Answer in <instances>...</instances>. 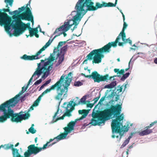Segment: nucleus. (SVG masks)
Segmentation results:
<instances>
[{"mask_svg":"<svg viewBox=\"0 0 157 157\" xmlns=\"http://www.w3.org/2000/svg\"><path fill=\"white\" fill-rule=\"evenodd\" d=\"M10 118V99L0 105V122Z\"/></svg>","mask_w":157,"mask_h":157,"instance_id":"obj_13","label":"nucleus"},{"mask_svg":"<svg viewBox=\"0 0 157 157\" xmlns=\"http://www.w3.org/2000/svg\"><path fill=\"white\" fill-rule=\"evenodd\" d=\"M76 99L75 100V102L74 104V106L76 105H78L80 104V100L79 99L78 97L76 98Z\"/></svg>","mask_w":157,"mask_h":157,"instance_id":"obj_37","label":"nucleus"},{"mask_svg":"<svg viewBox=\"0 0 157 157\" xmlns=\"http://www.w3.org/2000/svg\"><path fill=\"white\" fill-rule=\"evenodd\" d=\"M72 20H69L67 22H65L64 24L59 28H57L53 33V35L57 34L54 37V38L60 36L62 34L64 37H65L67 34L65 32L68 31L71 27L72 25H70V22Z\"/></svg>","mask_w":157,"mask_h":157,"instance_id":"obj_15","label":"nucleus"},{"mask_svg":"<svg viewBox=\"0 0 157 157\" xmlns=\"http://www.w3.org/2000/svg\"><path fill=\"white\" fill-rule=\"evenodd\" d=\"M151 128L149 125L145 128V129L141 132H139V135L141 136L149 134L153 132L152 129H150Z\"/></svg>","mask_w":157,"mask_h":157,"instance_id":"obj_22","label":"nucleus"},{"mask_svg":"<svg viewBox=\"0 0 157 157\" xmlns=\"http://www.w3.org/2000/svg\"><path fill=\"white\" fill-rule=\"evenodd\" d=\"M123 88L122 86H121L119 89H117V91H119V92H120L122 91Z\"/></svg>","mask_w":157,"mask_h":157,"instance_id":"obj_50","label":"nucleus"},{"mask_svg":"<svg viewBox=\"0 0 157 157\" xmlns=\"http://www.w3.org/2000/svg\"><path fill=\"white\" fill-rule=\"evenodd\" d=\"M29 33L30 36H32L36 33H38V31L37 28H32L31 29L29 30Z\"/></svg>","mask_w":157,"mask_h":157,"instance_id":"obj_27","label":"nucleus"},{"mask_svg":"<svg viewBox=\"0 0 157 157\" xmlns=\"http://www.w3.org/2000/svg\"><path fill=\"white\" fill-rule=\"evenodd\" d=\"M77 27V25H75L74 26V28H73V29H71V30L72 31H74V30Z\"/></svg>","mask_w":157,"mask_h":157,"instance_id":"obj_53","label":"nucleus"},{"mask_svg":"<svg viewBox=\"0 0 157 157\" xmlns=\"http://www.w3.org/2000/svg\"><path fill=\"white\" fill-rule=\"evenodd\" d=\"M130 62H131V60L129 62V63H128V68H126L125 69V71H128V70L130 68V66H129V65H130Z\"/></svg>","mask_w":157,"mask_h":157,"instance_id":"obj_51","label":"nucleus"},{"mask_svg":"<svg viewBox=\"0 0 157 157\" xmlns=\"http://www.w3.org/2000/svg\"><path fill=\"white\" fill-rule=\"evenodd\" d=\"M83 85L82 83L80 81H78L75 82L74 83V85L76 86H81Z\"/></svg>","mask_w":157,"mask_h":157,"instance_id":"obj_38","label":"nucleus"},{"mask_svg":"<svg viewBox=\"0 0 157 157\" xmlns=\"http://www.w3.org/2000/svg\"><path fill=\"white\" fill-rule=\"evenodd\" d=\"M82 0H78L75 6V8L77 12V14L73 17V23L70 25H72V26L74 24L76 25H78V23H77V21H80L82 17L81 16V14L82 13L84 12L83 15L85 14L87 11L86 10H85L84 8L85 6L84 4H83Z\"/></svg>","mask_w":157,"mask_h":157,"instance_id":"obj_12","label":"nucleus"},{"mask_svg":"<svg viewBox=\"0 0 157 157\" xmlns=\"http://www.w3.org/2000/svg\"><path fill=\"white\" fill-rule=\"evenodd\" d=\"M110 49L105 45L101 48L95 49L91 52L86 56V59L83 61V63H87L88 60H91L93 59V63H98L101 61L102 58L104 57L102 54L104 53H109Z\"/></svg>","mask_w":157,"mask_h":157,"instance_id":"obj_4","label":"nucleus"},{"mask_svg":"<svg viewBox=\"0 0 157 157\" xmlns=\"http://www.w3.org/2000/svg\"><path fill=\"white\" fill-rule=\"evenodd\" d=\"M64 76L62 75L59 80L55 84L51 86L49 89H47L42 94L44 95L50 92L52 90H56L57 92V95L55 97V99L57 100H60L61 101L63 100V97L62 98L63 95V97L65 96L66 93L65 89L62 88V84L64 81Z\"/></svg>","mask_w":157,"mask_h":157,"instance_id":"obj_8","label":"nucleus"},{"mask_svg":"<svg viewBox=\"0 0 157 157\" xmlns=\"http://www.w3.org/2000/svg\"><path fill=\"white\" fill-rule=\"evenodd\" d=\"M100 98V96H99V97H97L94 98V104H95L97 102V101H98V100H99Z\"/></svg>","mask_w":157,"mask_h":157,"instance_id":"obj_45","label":"nucleus"},{"mask_svg":"<svg viewBox=\"0 0 157 157\" xmlns=\"http://www.w3.org/2000/svg\"><path fill=\"white\" fill-rule=\"evenodd\" d=\"M157 123V121H154V122H152L151 124H149V126L150 127H152L155 124Z\"/></svg>","mask_w":157,"mask_h":157,"instance_id":"obj_43","label":"nucleus"},{"mask_svg":"<svg viewBox=\"0 0 157 157\" xmlns=\"http://www.w3.org/2000/svg\"><path fill=\"white\" fill-rule=\"evenodd\" d=\"M29 93H26V94H25V95L21 97V99H22L24 98L25 97L28 96V95H29Z\"/></svg>","mask_w":157,"mask_h":157,"instance_id":"obj_49","label":"nucleus"},{"mask_svg":"<svg viewBox=\"0 0 157 157\" xmlns=\"http://www.w3.org/2000/svg\"><path fill=\"white\" fill-rule=\"evenodd\" d=\"M94 105V103L93 104L89 103V104H87V107H90L91 108Z\"/></svg>","mask_w":157,"mask_h":157,"instance_id":"obj_44","label":"nucleus"},{"mask_svg":"<svg viewBox=\"0 0 157 157\" xmlns=\"http://www.w3.org/2000/svg\"><path fill=\"white\" fill-rule=\"evenodd\" d=\"M84 6L87 8L86 11H93L97 10L98 9L100 8L103 7H105V2H103L102 4L99 2L96 3L95 6H94V3L91 1L92 0H82Z\"/></svg>","mask_w":157,"mask_h":157,"instance_id":"obj_16","label":"nucleus"},{"mask_svg":"<svg viewBox=\"0 0 157 157\" xmlns=\"http://www.w3.org/2000/svg\"><path fill=\"white\" fill-rule=\"evenodd\" d=\"M18 95H16L13 98L10 99V107H14L18 102L20 99Z\"/></svg>","mask_w":157,"mask_h":157,"instance_id":"obj_23","label":"nucleus"},{"mask_svg":"<svg viewBox=\"0 0 157 157\" xmlns=\"http://www.w3.org/2000/svg\"><path fill=\"white\" fill-rule=\"evenodd\" d=\"M89 110L86 109L79 110L78 113L80 114H82V116L79 118L75 119L74 121H71L70 122L66 127L63 128L64 130V133H63L59 135L53 139H57V142L66 138L67 134L70 133L74 129V126L77 121L78 120H82L85 118L89 113Z\"/></svg>","mask_w":157,"mask_h":157,"instance_id":"obj_5","label":"nucleus"},{"mask_svg":"<svg viewBox=\"0 0 157 157\" xmlns=\"http://www.w3.org/2000/svg\"><path fill=\"white\" fill-rule=\"evenodd\" d=\"M28 5H29V4H27L26 5V6H25V10H26L27 8L29 7H28Z\"/></svg>","mask_w":157,"mask_h":157,"instance_id":"obj_61","label":"nucleus"},{"mask_svg":"<svg viewBox=\"0 0 157 157\" xmlns=\"http://www.w3.org/2000/svg\"><path fill=\"white\" fill-rule=\"evenodd\" d=\"M117 3V2H116L115 1V3L114 4H113L111 2H109L108 3H106L105 2V7H115L116 6V4Z\"/></svg>","mask_w":157,"mask_h":157,"instance_id":"obj_31","label":"nucleus"},{"mask_svg":"<svg viewBox=\"0 0 157 157\" xmlns=\"http://www.w3.org/2000/svg\"><path fill=\"white\" fill-rule=\"evenodd\" d=\"M112 137L113 138H114L116 137V136L114 135H112Z\"/></svg>","mask_w":157,"mask_h":157,"instance_id":"obj_64","label":"nucleus"},{"mask_svg":"<svg viewBox=\"0 0 157 157\" xmlns=\"http://www.w3.org/2000/svg\"><path fill=\"white\" fill-rule=\"evenodd\" d=\"M66 41H60L58 44L57 47L55 48L53 53L51 54L49 57L44 60L41 59L40 63L41 64V67L46 72L49 74V72L52 68L53 64L52 63L56 59L59 54V47L65 44Z\"/></svg>","mask_w":157,"mask_h":157,"instance_id":"obj_3","label":"nucleus"},{"mask_svg":"<svg viewBox=\"0 0 157 157\" xmlns=\"http://www.w3.org/2000/svg\"><path fill=\"white\" fill-rule=\"evenodd\" d=\"M130 138V137H128V139L124 141L121 146V148H122L124 147L129 143Z\"/></svg>","mask_w":157,"mask_h":157,"instance_id":"obj_36","label":"nucleus"},{"mask_svg":"<svg viewBox=\"0 0 157 157\" xmlns=\"http://www.w3.org/2000/svg\"><path fill=\"white\" fill-rule=\"evenodd\" d=\"M115 96V93L113 92L111 94V97L113 98Z\"/></svg>","mask_w":157,"mask_h":157,"instance_id":"obj_52","label":"nucleus"},{"mask_svg":"<svg viewBox=\"0 0 157 157\" xmlns=\"http://www.w3.org/2000/svg\"><path fill=\"white\" fill-rule=\"evenodd\" d=\"M67 45H66L61 48L60 51L59 50V54L58 57L59 56V55H62V54H63V55L64 56L65 54L66 53L67 51Z\"/></svg>","mask_w":157,"mask_h":157,"instance_id":"obj_28","label":"nucleus"},{"mask_svg":"<svg viewBox=\"0 0 157 157\" xmlns=\"http://www.w3.org/2000/svg\"><path fill=\"white\" fill-rule=\"evenodd\" d=\"M54 140V139H51L42 147L36 146L34 144L30 145L28 146L27 151L24 153V156H22L20 154L18 149L14 148L13 144H10V148L12 151L13 157H29L32 154L36 155L42 150L46 148L48 144Z\"/></svg>","mask_w":157,"mask_h":157,"instance_id":"obj_2","label":"nucleus"},{"mask_svg":"<svg viewBox=\"0 0 157 157\" xmlns=\"http://www.w3.org/2000/svg\"><path fill=\"white\" fill-rule=\"evenodd\" d=\"M24 26L25 31L27 29H28L29 30L32 28L30 27V23L29 22H28L26 24L24 23Z\"/></svg>","mask_w":157,"mask_h":157,"instance_id":"obj_32","label":"nucleus"},{"mask_svg":"<svg viewBox=\"0 0 157 157\" xmlns=\"http://www.w3.org/2000/svg\"><path fill=\"white\" fill-rule=\"evenodd\" d=\"M19 144V143H17L15 145V147H17Z\"/></svg>","mask_w":157,"mask_h":157,"instance_id":"obj_62","label":"nucleus"},{"mask_svg":"<svg viewBox=\"0 0 157 157\" xmlns=\"http://www.w3.org/2000/svg\"><path fill=\"white\" fill-rule=\"evenodd\" d=\"M154 62L155 63L157 64V58H156L154 60Z\"/></svg>","mask_w":157,"mask_h":157,"instance_id":"obj_58","label":"nucleus"},{"mask_svg":"<svg viewBox=\"0 0 157 157\" xmlns=\"http://www.w3.org/2000/svg\"><path fill=\"white\" fill-rule=\"evenodd\" d=\"M120 36H121L122 41L123 42H119L118 41L117 43H118V45L119 46H123L124 44L128 42L130 45H132V41L129 39V38L126 39L125 38L126 36H125V37H124L123 38L122 37V35H121Z\"/></svg>","mask_w":157,"mask_h":157,"instance_id":"obj_24","label":"nucleus"},{"mask_svg":"<svg viewBox=\"0 0 157 157\" xmlns=\"http://www.w3.org/2000/svg\"><path fill=\"white\" fill-rule=\"evenodd\" d=\"M41 54L39 51H38L35 55L32 56H27L26 54H25L21 57V59L25 60H32L34 59H40L41 57L39 56Z\"/></svg>","mask_w":157,"mask_h":157,"instance_id":"obj_20","label":"nucleus"},{"mask_svg":"<svg viewBox=\"0 0 157 157\" xmlns=\"http://www.w3.org/2000/svg\"><path fill=\"white\" fill-rule=\"evenodd\" d=\"M35 107L33 106V105L30 106V108L29 109V111H30L31 110H33L34 109L33 107Z\"/></svg>","mask_w":157,"mask_h":157,"instance_id":"obj_48","label":"nucleus"},{"mask_svg":"<svg viewBox=\"0 0 157 157\" xmlns=\"http://www.w3.org/2000/svg\"><path fill=\"white\" fill-rule=\"evenodd\" d=\"M121 13L122 14V16H123V21H124L125 20V16H124V14L122 12H121Z\"/></svg>","mask_w":157,"mask_h":157,"instance_id":"obj_54","label":"nucleus"},{"mask_svg":"<svg viewBox=\"0 0 157 157\" xmlns=\"http://www.w3.org/2000/svg\"><path fill=\"white\" fill-rule=\"evenodd\" d=\"M82 75L85 77L92 78L95 82H96L98 83H99L100 82L105 81L108 80H111L113 78L116 76H114L109 77L108 74H106L104 76L101 75L96 71L92 72L90 75H86L83 73L82 74Z\"/></svg>","mask_w":157,"mask_h":157,"instance_id":"obj_14","label":"nucleus"},{"mask_svg":"<svg viewBox=\"0 0 157 157\" xmlns=\"http://www.w3.org/2000/svg\"><path fill=\"white\" fill-rule=\"evenodd\" d=\"M39 102V101L36 100L34 101L33 105L35 107L36 106L38 105Z\"/></svg>","mask_w":157,"mask_h":157,"instance_id":"obj_41","label":"nucleus"},{"mask_svg":"<svg viewBox=\"0 0 157 157\" xmlns=\"http://www.w3.org/2000/svg\"><path fill=\"white\" fill-rule=\"evenodd\" d=\"M25 6L19 8V11L16 10L13 12H10V14L13 15L16 17L21 20H25L31 21L33 24V17L32 14L31 10L29 7L26 8Z\"/></svg>","mask_w":157,"mask_h":157,"instance_id":"obj_9","label":"nucleus"},{"mask_svg":"<svg viewBox=\"0 0 157 157\" xmlns=\"http://www.w3.org/2000/svg\"><path fill=\"white\" fill-rule=\"evenodd\" d=\"M51 82V79L48 80L46 81L45 82L44 84V85H45V86L47 85L48 84H49Z\"/></svg>","mask_w":157,"mask_h":157,"instance_id":"obj_47","label":"nucleus"},{"mask_svg":"<svg viewBox=\"0 0 157 157\" xmlns=\"http://www.w3.org/2000/svg\"><path fill=\"white\" fill-rule=\"evenodd\" d=\"M42 78L36 81L34 83V85H36L40 84L42 82Z\"/></svg>","mask_w":157,"mask_h":157,"instance_id":"obj_40","label":"nucleus"},{"mask_svg":"<svg viewBox=\"0 0 157 157\" xmlns=\"http://www.w3.org/2000/svg\"><path fill=\"white\" fill-rule=\"evenodd\" d=\"M72 73L71 72H69L67 76L65 78V79L64 80V81L65 80V82H64V84L62 83V86H63V89H65V91L66 92V93H67L68 91V87L70 85L71 82V78H69V76H71L72 75ZM64 77L65 76H64Z\"/></svg>","mask_w":157,"mask_h":157,"instance_id":"obj_21","label":"nucleus"},{"mask_svg":"<svg viewBox=\"0 0 157 157\" xmlns=\"http://www.w3.org/2000/svg\"><path fill=\"white\" fill-rule=\"evenodd\" d=\"M29 132L32 134H34L36 133V130L34 129L33 127H31L29 129Z\"/></svg>","mask_w":157,"mask_h":157,"instance_id":"obj_39","label":"nucleus"},{"mask_svg":"<svg viewBox=\"0 0 157 157\" xmlns=\"http://www.w3.org/2000/svg\"><path fill=\"white\" fill-rule=\"evenodd\" d=\"M105 96L102 97L100 99L99 101L98 102V104H101V102L103 101L105 99Z\"/></svg>","mask_w":157,"mask_h":157,"instance_id":"obj_42","label":"nucleus"},{"mask_svg":"<svg viewBox=\"0 0 157 157\" xmlns=\"http://www.w3.org/2000/svg\"><path fill=\"white\" fill-rule=\"evenodd\" d=\"M73 101H71L68 104H67V106L66 108V112L61 117H59L57 118L55 120H54L56 116L57 115L59 111V109H58L57 112L55 113L54 115L53 116V120L54 121V122H56L57 121L60 120H63L65 116H67L70 117L71 116V112L74 109V107L73 105Z\"/></svg>","mask_w":157,"mask_h":157,"instance_id":"obj_17","label":"nucleus"},{"mask_svg":"<svg viewBox=\"0 0 157 157\" xmlns=\"http://www.w3.org/2000/svg\"><path fill=\"white\" fill-rule=\"evenodd\" d=\"M114 71L115 73H117V74H123L124 72V70L123 69H121L120 71L119 69L115 68L114 69Z\"/></svg>","mask_w":157,"mask_h":157,"instance_id":"obj_33","label":"nucleus"},{"mask_svg":"<svg viewBox=\"0 0 157 157\" xmlns=\"http://www.w3.org/2000/svg\"><path fill=\"white\" fill-rule=\"evenodd\" d=\"M7 4V9H0V25L4 26L5 31L10 36V16L6 12H9L10 13V9L8 4L10 5V0H5Z\"/></svg>","mask_w":157,"mask_h":157,"instance_id":"obj_7","label":"nucleus"},{"mask_svg":"<svg viewBox=\"0 0 157 157\" xmlns=\"http://www.w3.org/2000/svg\"><path fill=\"white\" fill-rule=\"evenodd\" d=\"M116 85V82H113L105 86V88L108 89H111L113 88Z\"/></svg>","mask_w":157,"mask_h":157,"instance_id":"obj_30","label":"nucleus"},{"mask_svg":"<svg viewBox=\"0 0 157 157\" xmlns=\"http://www.w3.org/2000/svg\"><path fill=\"white\" fill-rule=\"evenodd\" d=\"M116 117V119L113 120L111 126L113 133H119L120 136L119 137L118 141H119L121 138L122 135L121 133L123 132H127L129 129V127L125 125L123 126L122 121L124 118V117L123 114H121L117 115L114 116Z\"/></svg>","mask_w":157,"mask_h":157,"instance_id":"obj_6","label":"nucleus"},{"mask_svg":"<svg viewBox=\"0 0 157 157\" xmlns=\"http://www.w3.org/2000/svg\"><path fill=\"white\" fill-rule=\"evenodd\" d=\"M86 96H83L81 99H80V103L82 104H86Z\"/></svg>","mask_w":157,"mask_h":157,"instance_id":"obj_35","label":"nucleus"},{"mask_svg":"<svg viewBox=\"0 0 157 157\" xmlns=\"http://www.w3.org/2000/svg\"><path fill=\"white\" fill-rule=\"evenodd\" d=\"M37 33H35L34 35H35L36 38H38L39 37V36Z\"/></svg>","mask_w":157,"mask_h":157,"instance_id":"obj_57","label":"nucleus"},{"mask_svg":"<svg viewBox=\"0 0 157 157\" xmlns=\"http://www.w3.org/2000/svg\"><path fill=\"white\" fill-rule=\"evenodd\" d=\"M64 56L63 55V54H62V55H59V56L58 57H59V59L56 65V66H58L62 63L64 60Z\"/></svg>","mask_w":157,"mask_h":157,"instance_id":"obj_29","label":"nucleus"},{"mask_svg":"<svg viewBox=\"0 0 157 157\" xmlns=\"http://www.w3.org/2000/svg\"><path fill=\"white\" fill-rule=\"evenodd\" d=\"M44 86H45V85H44V84H43L40 87V89L41 90L43 88Z\"/></svg>","mask_w":157,"mask_h":157,"instance_id":"obj_56","label":"nucleus"},{"mask_svg":"<svg viewBox=\"0 0 157 157\" xmlns=\"http://www.w3.org/2000/svg\"><path fill=\"white\" fill-rule=\"evenodd\" d=\"M119 95H117V97H116L115 98V100L116 101H117L119 99V98H118Z\"/></svg>","mask_w":157,"mask_h":157,"instance_id":"obj_55","label":"nucleus"},{"mask_svg":"<svg viewBox=\"0 0 157 157\" xmlns=\"http://www.w3.org/2000/svg\"><path fill=\"white\" fill-rule=\"evenodd\" d=\"M29 116L30 114L28 113L20 115L18 113H14L13 110L10 109L11 120L12 122H20L23 120L28 119Z\"/></svg>","mask_w":157,"mask_h":157,"instance_id":"obj_18","label":"nucleus"},{"mask_svg":"<svg viewBox=\"0 0 157 157\" xmlns=\"http://www.w3.org/2000/svg\"><path fill=\"white\" fill-rule=\"evenodd\" d=\"M127 25H128L126 23L124 22V21L123 27L122 31L120 33L118 36L117 37L115 41L113 42H109L108 44H106L110 49L112 47L115 48L117 46V43L118 42V41H119L120 39V36L121 35H122V37H123V38L124 37H125L126 35L124 32V31L125 29L127 28Z\"/></svg>","mask_w":157,"mask_h":157,"instance_id":"obj_19","label":"nucleus"},{"mask_svg":"<svg viewBox=\"0 0 157 157\" xmlns=\"http://www.w3.org/2000/svg\"><path fill=\"white\" fill-rule=\"evenodd\" d=\"M55 38H54V37L52 39H50L44 45V46L41 49H40L39 50V51L41 53L42 52L44 51L45 49L48 46L50 45L52 43V42L53 40L55 39Z\"/></svg>","mask_w":157,"mask_h":157,"instance_id":"obj_26","label":"nucleus"},{"mask_svg":"<svg viewBox=\"0 0 157 157\" xmlns=\"http://www.w3.org/2000/svg\"><path fill=\"white\" fill-rule=\"evenodd\" d=\"M56 142H54L53 143H52L51 144L49 145L48 146H52L54 144H56Z\"/></svg>","mask_w":157,"mask_h":157,"instance_id":"obj_59","label":"nucleus"},{"mask_svg":"<svg viewBox=\"0 0 157 157\" xmlns=\"http://www.w3.org/2000/svg\"><path fill=\"white\" fill-rule=\"evenodd\" d=\"M12 18L13 20L10 22V27L14 29L13 35L17 36L23 34L25 31L24 26V22L15 16L13 15ZM11 18L10 17V22Z\"/></svg>","mask_w":157,"mask_h":157,"instance_id":"obj_10","label":"nucleus"},{"mask_svg":"<svg viewBox=\"0 0 157 157\" xmlns=\"http://www.w3.org/2000/svg\"><path fill=\"white\" fill-rule=\"evenodd\" d=\"M133 147V146L132 145H131L130 146H129V147H128V148L129 149H130V148H132V147Z\"/></svg>","mask_w":157,"mask_h":157,"instance_id":"obj_63","label":"nucleus"},{"mask_svg":"<svg viewBox=\"0 0 157 157\" xmlns=\"http://www.w3.org/2000/svg\"><path fill=\"white\" fill-rule=\"evenodd\" d=\"M99 120L98 119H96L92 118L91 120V122L90 124H91L92 125L95 126L97 125H100L101 124L104 123V121H100L99 122Z\"/></svg>","mask_w":157,"mask_h":157,"instance_id":"obj_25","label":"nucleus"},{"mask_svg":"<svg viewBox=\"0 0 157 157\" xmlns=\"http://www.w3.org/2000/svg\"><path fill=\"white\" fill-rule=\"evenodd\" d=\"M129 72L125 74H123V76L121 78V81H124L130 75Z\"/></svg>","mask_w":157,"mask_h":157,"instance_id":"obj_34","label":"nucleus"},{"mask_svg":"<svg viewBox=\"0 0 157 157\" xmlns=\"http://www.w3.org/2000/svg\"><path fill=\"white\" fill-rule=\"evenodd\" d=\"M37 68L36 71L34 72L33 74L32 75V77L31 78L29 81L27 85L25 87L24 86L22 88V90L17 95H18V96L19 97L20 96L22 95L23 93H24L25 91L27 90L28 87V86L32 80H33V77L36 75H37L38 76V78H39L42 74H43V76L42 77V78L47 77L49 74L48 73L44 70L41 67V64L40 63H39L37 64Z\"/></svg>","mask_w":157,"mask_h":157,"instance_id":"obj_11","label":"nucleus"},{"mask_svg":"<svg viewBox=\"0 0 157 157\" xmlns=\"http://www.w3.org/2000/svg\"><path fill=\"white\" fill-rule=\"evenodd\" d=\"M44 96L43 94L42 93V94L38 97L37 99L36 100L39 102L40 101L41 97Z\"/></svg>","mask_w":157,"mask_h":157,"instance_id":"obj_46","label":"nucleus"},{"mask_svg":"<svg viewBox=\"0 0 157 157\" xmlns=\"http://www.w3.org/2000/svg\"><path fill=\"white\" fill-rule=\"evenodd\" d=\"M121 109V105L119 104L116 106L111 105L110 108L105 109L99 113H93L92 117L93 118L104 121L112 118L113 115L115 116L120 114Z\"/></svg>","mask_w":157,"mask_h":157,"instance_id":"obj_1","label":"nucleus"},{"mask_svg":"<svg viewBox=\"0 0 157 157\" xmlns=\"http://www.w3.org/2000/svg\"><path fill=\"white\" fill-rule=\"evenodd\" d=\"M37 137H36L35 139V142L36 143L37 141Z\"/></svg>","mask_w":157,"mask_h":157,"instance_id":"obj_60","label":"nucleus"}]
</instances>
